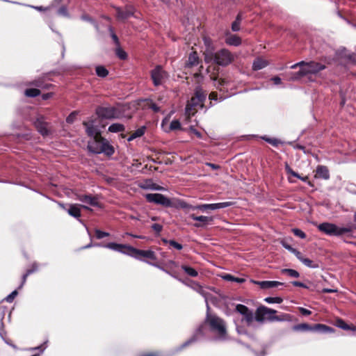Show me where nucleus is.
Listing matches in <instances>:
<instances>
[{"label":"nucleus","mask_w":356,"mask_h":356,"mask_svg":"<svg viewBox=\"0 0 356 356\" xmlns=\"http://www.w3.org/2000/svg\"><path fill=\"white\" fill-rule=\"evenodd\" d=\"M105 247L112 250L129 255L138 260H143L141 257L154 261L157 259L155 252L150 250H139L129 245L119 244L114 242L106 244Z\"/></svg>","instance_id":"obj_1"},{"label":"nucleus","mask_w":356,"mask_h":356,"mask_svg":"<svg viewBox=\"0 0 356 356\" xmlns=\"http://www.w3.org/2000/svg\"><path fill=\"white\" fill-rule=\"evenodd\" d=\"M326 66L321 63L311 61L309 63H300L291 67V79H299L307 74H317L320 71L325 69Z\"/></svg>","instance_id":"obj_2"},{"label":"nucleus","mask_w":356,"mask_h":356,"mask_svg":"<svg viewBox=\"0 0 356 356\" xmlns=\"http://www.w3.org/2000/svg\"><path fill=\"white\" fill-rule=\"evenodd\" d=\"M88 149L89 152L96 154L104 153L107 156H111L114 153L113 147L102 136L90 138L88 143Z\"/></svg>","instance_id":"obj_3"},{"label":"nucleus","mask_w":356,"mask_h":356,"mask_svg":"<svg viewBox=\"0 0 356 356\" xmlns=\"http://www.w3.org/2000/svg\"><path fill=\"white\" fill-rule=\"evenodd\" d=\"M204 59L207 63L213 61L218 65L227 66L232 62L234 57L229 50L222 49L215 53L210 52L206 54Z\"/></svg>","instance_id":"obj_4"},{"label":"nucleus","mask_w":356,"mask_h":356,"mask_svg":"<svg viewBox=\"0 0 356 356\" xmlns=\"http://www.w3.org/2000/svg\"><path fill=\"white\" fill-rule=\"evenodd\" d=\"M207 95V92L201 86H197L194 90V96L188 102L186 111L191 113L193 110H195L197 106L202 108Z\"/></svg>","instance_id":"obj_5"},{"label":"nucleus","mask_w":356,"mask_h":356,"mask_svg":"<svg viewBox=\"0 0 356 356\" xmlns=\"http://www.w3.org/2000/svg\"><path fill=\"white\" fill-rule=\"evenodd\" d=\"M211 331L218 334L216 340L225 341L226 339V326L225 321L216 316H212L207 318Z\"/></svg>","instance_id":"obj_6"},{"label":"nucleus","mask_w":356,"mask_h":356,"mask_svg":"<svg viewBox=\"0 0 356 356\" xmlns=\"http://www.w3.org/2000/svg\"><path fill=\"white\" fill-rule=\"evenodd\" d=\"M143 261H145V260H143ZM145 262L147 264L151 265V266H153L159 268L161 270L164 271L165 273H166L167 274L170 275L172 277H174L175 279H177L179 282H181L183 284L188 286L192 289H193L194 291H195L196 292H197L198 293L202 295L205 298V302H206V304H207V309H209V305H208V302H207V295H208V293L204 291V289H203L202 286H201L200 284H198V283H197L195 282H191V284H188L187 283L185 282V281H184L183 280H181L180 278H178L177 276H175V275L172 274L170 271L165 270L164 268L159 266L158 264H154V263H152V262L147 261H145Z\"/></svg>","instance_id":"obj_7"},{"label":"nucleus","mask_w":356,"mask_h":356,"mask_svg":"<svg viewBox=\"0 0 356 356\" xmlns=\"http://www.w3.org/2000/svg\"><path fill=\"white\" fill-rule=\"evenodd\" d=\"M318 229L327 234L334 236H341L351 232L350 228L339 227L336 225L329 222H323L318 226Z\"/></svg>","instance_id":"obj_8"},{"label":"nucleus","mask_w":356,"mask_h":356,"mask_svg":"<svg viewBox=\"0 0 356 356\" xmlns=\"http://www.w3.org/2000/svg\"><path fill=\"white\" fill-rule=\"evenodd\" d=\"M29 120L33 122L38 131L43 137H47L52 134L49 124L44 120L43 116L37 115L34 118H30Z\"/></svg>","instance_id":"obj_9"},{"label":"nucleus","mask_w":356,"mask_h":356,"mask_svg":"<svg viewBox=\"0 0 356 356\" xmlns=\"http://www.w3.org/2000/svg\"><path fill=\"white\" fill-rule=\"evenodd\" d=\"M150 76L154 86H163L168 78V72L161 65H156L152 70Z\"/></svg>","instance_id":"obj_10"},{"label":"nucleus","mask_w":356,"mask_h":356,"mask_svg":"<svg viewBox=\"0 0 356 356\" xmlns=\"http://www.w3.org/2000/svg\"><path fill=\"white\" fill-rule=\"evenodd\" d=\"M96 114L99 118L112 120L119 118L120 111L114 106H98Z\"/></svg>","instance_id":"obj_11"},{"label":"nucleus","mask_w":356,"mask_h":356,"mask_svg":"<svg viewBox=\"0 0 356 356\" xmlns=\"http://www.w3.org/2000/svg\"><path fill=\"white\" fill-rule=\"evenodd\" d=\"M276 311L265 306H260L255 313V320L263 322L265 320L274 321L277 318L275 316Z\"/></svg>","instance_id":"obj_12"},{"label":"nucleus","mask_w":356,"mask_h":356,"mask_svg":"<svg viewBox=\"0 0 356 356\" xmlns=\"http://www.w3.org/2000/svg\"><path fill=\"white\" fill-rule=\"evenodd\" d=\"M145 197L150 203H154L165 207H172L171 200L161 193H147L145 195Z\"/></svg>","instance_id":"obj_13"},{"label":"nucleus","mask_w":356,"mask_h":356,"mask_svg":"<svg viewBox=\"0 0 356 356\" xmlns=\"http://www.w3.org/2000/svg\"><path fill=\"white\" fill-rule=\"evenodd\" d=\"M203 327H204V326L202 325H200L195 330V331L194 332L192 337L177 348L176 352L181 351L184 348H186L187 346L199 340L200 337H202L204 335Z\"/></svg>","instance_id":"obj_14"},{"label":"nucleus","mask_w":356,"mask_h":356,"mask_svg":"<svg viewBox=\"0 0 356 356\" xmlns=\"http://www.w3.org/2000/svg\"><path fill=\"white\" fill-rule=\"evenodd\" d=\"M76 200L85 204L86 206L90 205L91 207H101V205L98 200V197L97 196H93L90 194L78 195L76 197Z\"/></svg>","instance_id":"obj_15"},{"label":"nucleus","mask_w":356,"mask_h":356,"mask_svg":"<svg viewBox=\"0 0 356 356\" xmlns=\"http://www.w3.org/2000/svg\"><path fill=\"white\" fill-rule=\"evenodd\" d=\"M190 218L195 221H198V222L194 224L195 227H203L208 225H211L213 221V218L211 216L191 214Z\"/></svg>","instance_id":"obj_16"},{"label":"nucleus","mask_w":356,"mask_h":356,"mask_svg":"<svg viewBox=\"0 0 356 356\" xmlns=\"http://www.w3.org/2000/svg\"><path fill=\"white\" fill-rule=\"evenodd\" d=\"M83 125L86 128V132L90 138L101 136L97 127L95 125V121L91 120L88 122H83Z\"/></svg>","instance_id":"obj_17"},{"label":"nucleus","mask_w":356,"mask_h":356,"mask_svg":"<svg viewBox=\"0 0 356 356\" xmlns=\"http://www.w3.org/2000/svg\"><path fill=\"white\" fill-rule=\"evenodd\" d=\"M116 15L118 19L124 20L134 15V9L131 6H127L124 9L117 8Z\"/></svg>","instance_id":"obj_18"},{"label":"nucleus","mask_w":356,"mask_h":356,"mask_svg":"<svg viewBox=\"0 0 356 356\" xmlns=\"http://www.w3.org/2000/svg\"><path fill=\"white\" fill-rule=\"evenodd\" d=\"M291 252H293L296 257L307 266L312 268H318L319 267L318 264H314L311 259L304 257L302 254L296 249L291 247Z\"/></svg>","instance_id":"obj_19"},{"label":"nucleus","mask_w":356,"mask_h":356,"mask_svg":"<svg viewBox=\"0 0 356 356\" xmlns=\"http://www.w3.org/2000/svg\"><path fill=\"white\" fill-rule=\"evenodd\" d=\"M251 282L260 286L262 289H268L283 286V283L277 281H255L252 280Z\"/></svg>","instance_id":"obj_20"},{"label":"nucleus","mask_w":356,"mask_h":356,"mask_svg":"<svg viewBox=\"0 0 356 356\" xmlns=\"http://www.w3.org/2000/svg\"><path fill=\"white\" fill-rule=\"evenodd\" d=\"M27 85L31 86H35L37 88H40L42 89H45V90L51 89V88H53L54 86V85H52L51 83H46L44 76L38 77V78L33 80L32 81L29 82Z\"/></svg>","instance_id":"obj_21"},{"label":"nucleus","mask_w":356,"mask_h":356,"mask_svg":"<svg viewBox=\"0 0 356 356\" xmlns=\"http://www.w3.org/2000/svg\"><path fill=\"white\" fill-rule=\"evenodd\" d=\"M80 207L90 210V208L86 205L70 204L69 209H67V213L71 216L78 219L81 216Z\"/></svg>","instance_id":"obj_22"},{"label":"nucleus","mask_w":356,"mask_h":356,"mask_svg":"<svg viewBox=\"0 0 356 356\" xmlns=\"http://www.w3.org/2000/svg\"><path fill=\"white\" fill-rule=\"evenodd\" d=\"M214 86L220 92H227L230 86V81L226 79L220 78L219 79H214Z\"/></svg>","instance_id":"obj_23"},{"label":"nucleus","mask_w":356,"mask_h":356,"mask_svg":"<svg viewBox=\"0 0 356 356\" xmlns=\"http://www.w3.org/2000/svg\"><path fill=\"white\" fill-rule=\"evenodd\" d=\"M38 263L36 262H33L32 264H31V268L28 269L26 273L22 275V283L19 286V289H22L23 287V286L24 285V284L26 283V279L28 277L29 275H30L31 274L38 271Z\"/></svg>","instance_id":"obj_24"},{"label":"nucleus","mask_w":356,"mask_h":356,"mask_svg":"<svg viewBox=\"0 0 356 356\" xmlns=\"http://www.w3.org/2000/svg\"><path fill=\"white\" fill-rule=\"evenodd\" d=\"M140 188L145 190H152V191H163V187L159 186L158 184L154 183L152 180L148 179L146 180L143 184L140 185Z\"/></svg>","instance_id":"obj_25"},{"label":"nucleus","mask_w":356,"mask_h":356,"mask_svg":"<svg viewBox=\"0 0 356 356\" xmlns=\"http://www.w3.org/2000/svg\"><path fill=\"white\" fill-rule=\"evenodd\" d=\"M181 207H182V208H184V209H191L193 210L199 209L202 211H206L207 209L213 210V207H213V204H200L197 206H192V205H189V204L185 203Z\"/></svg>","instance_id":"obj_26"},{"label":"nucleus","mask_w":356,"mask_h":356,"mask_svg":"<svg viewBox=\"0 0 356 356\" xmlns=\"http://www.w3.org/2000/svg\"><path fill=\"white\" fill-rule=\"evenodd\" d=\"M329 177V171L327 167L323 165H319L317 167L315 177L327 179Z\"/></svg>","instance_id":"obj_27"},{"label":"nucleus","mask_w":356,"mask_h":356,"mask_svg":"<svg viewBox=\"0 0 356 356\" xmlns=\"http://www.w3.org/2000/svg\"><path fill=\"white\" fill-rule=\"evenodd\" d=\"M225 42L228 45L238 47L241 44V39L236 35H229L227 36Z\"/></svg>","instance_id":"obj_28"},{"label":"nucleus","mask_w":356,"mask_h":356,"mask_svg":"<svg viewBox=\"0 0 356 356\" xmlns=\"http://www.w3.org/2000/svg\"><path fill=\"white\" fill-rule=\"evenodd\" d=\"M268 65V63L267 60L259 57L254 60L252 63V69L253 70H259L266 67Z\"/></svg>","instance_id":"obj_29"},{"label":"nucleus","mask_w":356,"mask_h":356,"mask_svg":"<svg viewBox=\"0 0 356 356\" xmlns=\"http://www.w3.org/2000/svg\"><path fill=\"white\" fill-rule=\"evenodd\" d=\"M199 64V57L196 51H192L189 56L186 63V65L189 67L196 66Z\"/></svg>","instance_id":"obj_30"},{"label":"nucleus","mask_w":356,"mask_h":356,"mask_svg":"<svg viewBox=\"0 0 356 356\" xmlns=\"http://www.w3.org/2000/svg\"><path fill=\"white\" fill-rule=\"evenodd\" d=\"M146 131V127L142 126L138 128L137 130L134 131L130 136L127 138L128 141H131L137 138H140L143 136Z\"/></svg>","instance_id":"obj_31"},{"label":"nucleus","mask_w":356,"mask_h":356,"mask_svg":"<svg viewBox=\"0 0 356 356\" xmlns=\"http://www.w3.org/2000/svg\"><path fill=\"white\" fill-rule=\"evenodd\" d=\"M259 138L270 144L273 147H278L280 145L283 143L281 140L276 138H271L266 135L259 136Z\"/></svg>","instance_id":"obj_32"},{"label":"nucleus","mask_w":356,"mask_h":356,"mask_svg":"<svg viewBox=\"0 0 356 356\" xmlns=\"http://www.w3.org/2000/svg\"><path fill=\"white\" fill-rule=\"evenodd\" d=\"M221 277L224 280H226L228 282H237L239 284L243 283L245 281V280L244 278L236 277H234V275H232L231 274H228V273H225V274L222 275L221 276Z\"/></svg>","instance_id":"obj_33"},{"label":"nucleus","mask_w":356,"mask_h":356,"mask_svg":"<svg viewBox=\"0 0 356 356\" xmlns=\"http://www.w3.org/2000/svg\"><path fill=\"white\" fill-rule=\"evenodd\" d=\"M125 127L122 124L113 123L108 127V131L111 133H118L124 131Z\"/></svg>","instance_id":"obj_34"},{"label":"nucleus","mask_w":356,"mask_h":356,"mask_svg":"<svg viewBox=\"0 0 356 356\" xmlns=\"http://www.w3.org/2000/svg\"><path fill=\"white\" fill-rule=\"evenodd\" d=\"M331 330L332 329L330 327H328L325 325H323V324L318 323V324H316L313 326L311 325L310 331H318V332H326Z\"/></svg>","instance_id":"obj_35"},{"label":"nucleus","mask_w":356,"mask_h":356,"mask_svg":"<svg viewBox=\"0 0 356 356\" xmlns=\"http://www.w3.org/2000/svg\"><path fill=\"white\" fill-rule=\"evenodd\" d=\"M181 269L191 277H197L198 275L197 271L191 266L182 265Z\"/></svg>","instance_id":"obj_36"},{"label":"nucleus","mask_w":356,"mask_h":356,"mask_svg":"<svg viewBox=\"0 0 356 356\" xmlns=\"http://www.w3.org/2000/svg\"><path fill=\"white\" fill-rule=\"evenodd\" d=\"M24 95L29 97H35L40 95V90L38 88H27L24 91Z\"/></svg>","instance_id":"obj_37"},{"label":"nucleus","mask_w":356,"mask_h":356,"mask_svg":"<svg viewBox=\"0 0 356 356\" xmlns=\"http://www.w3.org/2000/svg\"><path fill=\"white\" fill-rule=\"evenodd\" d=\"M96 74L99 77H106L108 74V71L106 69L105 67L102 65H99L96 67L95 69Z\"/></svg>","instance_id":"obj_38"},{"label":"nucleus","mask_w":356,"mask_h":356,"mask_svg":"<svg viewBox=\"0 0 356 356\" xmlns=\"http://www.w3.org/2000/svg\"><path fill=\"white\" fill-rule=\"evenodd\" d=\"M81 19L83 21L90 22L91 24H92L94 26V27L95 28V29L97 31L99 30V26H98L97 22L95 19H93L91 17H90L88 15H87V14L82 15L81 16Z\"/></svg>","instance_id":"obj_39"},{"label":"nucleus","mask_w":356,"mask_h":356,"mask_svg":"<svg viewBox=\"0 0 356 356\" xmlns=\"http://www.w3.org/2000/svg\"><path fill=\"white\" fill-rule=\"evenodd\" d=\"M234 204V202H219V203H213V210H216V209L229 207Z\"/></svg>","instance_id":"obj_40"},{"label":"nucleus","mask_w":356,"mask_h":356,"mask_svg":"<svg viewBox=\"0 0 356 356\" xmlns=\"http://www.w3.org/2000/svg\"><path fill=\"white\" fill-rule=\"evenodd\" d=\"M231 95L222 96L220 95L219 97H218V94L216 92H211L209 95V99L211 101H219L222 102L225 100L226 98L230 97Z\"/></svg>","instance_id":"obj_41"},{"label":"nucleus","mask_w":356,"mask_h":356,"mask_svg":"<svg viewBox=\"0 0 356 356\" xmlns=\"http://www.w3.org/2000/svg\"><path fill=\"white\" fill-rule=\"evenodd\" d=\"M244 317L245 321H246V323L248 326H250L254 320V314L253 312L249 309L247 312L245 313V314L243 315ZM255 318V316H254Z\"/></svg>","instance_id":"obj_42"},{"label":"nucleus","mask_w":356,"mask_h":356,"mask_svg":"<svg viewBox=\"0 0 356 356\" xmlns=\"http://www.w3.org/2000/svg\"><path fill=\"white\" fill-rule=\"evenodd\" d=\"M311 325L307 323H300L293 327L295 331H310Z\"/></svg>","instance_id":"obj_43"},{"label":"nucleus","mask_w":356,"mask_h":356,"mask_svg":"<svg viewBox=\"0 0 356 356\" xmlns=\"http://www.w3.org/2000/svg\"><path fill=\"white\" fill-rule=\"evenodd\" d=\"M163 242L165 243V244H169L170 246L173 247L174 248L178 250H181L182 248H183V246L181 244L177 243V241H174V240H167V239H163Z\"/></svg>","instance_id":"obj_44"},{"label":"nucleus","mask_w":356,"mask_h":356,"mask_svg":"<svg viewBox=\"0 0 356 356\" xmlns=\"http://www.w3.org/2000/svg\"><path fill=\"white\" fill-rule=\"evenodd\" d=\"M47 341H44L43 343H42L41 345L38 346H35V347H32V348H29L28 349V350L29 351H36V350H38L40 351L41 353H42L45 349L47 348Z\"/></svg>","instance_id":"obj_45"},{"label":"nucleus","mask_w":356,"mask_h":356,"mask_svg":"<svg viewBox=\"0 0 356 356\" xmlns=\"http://www.w3.org/2000/svg\"><path fill=\"white\" fill-rule=\"evenodd\" d=\"M179 129H181L180 122L178 120H173L170 124L169 130L168 131H175Z\"/></svg>","instance_id":"obj_46"},{"label":"nucleus","mask_w":356,"mask_h":356,"mask_svg":"<svg viewBox=\"0 0 356 356\" xmlns=\"http://www.w3.org/2000/svg\"><path fill=\"white\" fill-rule=\"evenodd\" d=\"M115 54L122 60H124L127 57V53L120 46H117Z\"/></svg>","instance_id":"obj_47"},{"label":"nucleus","mask_w":356,"mask_h":356,"mask_svg":"<svg viewBox=\"0 0 356 356\" xmlns=\"http://www.w3.org/2000/svg\"><path fill=\"white\" fill-rule=\"evenodd\" d=\"M264 301L268 304L281 303L282 298L280 297H267L264 299Z\"/></svg>","instance_id":"obj_48"},{"label":"nucleus","mask_w":356,"mask_h":356,"mask_svg":"<svg viewBox=\"0 0 356 356\" xmlns=\"http://www.w3.org/2000/svg\"><path fill=\"white\" fill-rule=\"evenodd\" d=\"M57 13L59 15H60V16H63V17H67V18L70 17V14L68 13L67 8V7L65 6H61L58 10Z\"/></svg>","instance_id":"obj_49"},{"label":"nucleus","mask_w":356,"mask_h":356,"mask_svg":"<svg viewBox=\"0 0 356 356\" xmlns=\"http://www.w3.org/2000/svg\"><path fill=\"white\" fill-rule=\"evenodd\" d=\"M249 310V308L244 305L238 304L236 306V311L241 315L245 314Z\"/></svg>","instance_id":"obj_50"},{"label":"nucleus","mask_w":356,"mask_h":356,"mask_svg":"<svg viewBox=\"0 0 356 356\" xmlns=\"http://www.w3.org/2000/svg\"><path fill=\"white\" fill-rule=\"evenodd\" d=\"M78 115L77 111H72L67 118H66V122L68 124H72L76 118V115Z\"/></svg>","instance_id":"obj_51"},{"label":"nucleus","mask_w":356,"mask_h":356,"mask_svg":"<svg viewBox=\"0 0 356 356\" xmlns=\"http://www.w3.org/2000/svg\"><path fill=\"white\" fill-rule=\"evenodd\" d=\"M95 236L97 239H102L104 237L108 236L109 233L97 229H95Z\"/></svg>","instance_id":"obj_52"},{"label":"nucleus","mask_w":356,"mask_h":356,"mask_svg":"<svg viewBox=\"0 0 356 356\" xmlns=\"http://www.w3.org/2000/svg\"><path fill=\"white\" fill-rule=\"evenodd\" d=\"M292 232L298 237L300 238H305L306 237V234H305V232L303 231H302L301 229H297V228H295V229H293L292 230Z\"/></svg>","instance_id":"obj_53"},{"label":"nucleus","mask_w":356,"mask_h":356,"mask_svg":"<svg viewBox=\"0 0 356 356\" xmlns=\"http://www.w3.org/2000/svg\"><path fill=\"white\" fill-rule=\"evenodd\" d=\"M18 292L17 290L13 291L8 296H7L5 298V300L8 302H12L15 298L17 296Z\"/></svg>","instance_id":"obj_54"},{"label":"nucleus","mask_w":356,"mask_h":356,"mask_svg":"<svg viewBox=\"0 0 356 356\" xmlns=\"http://www.w3.org/2000/svg\"><path fill=\"white\" fill-rule=\"evenodd\" d=\"M108 30H109V31L111 33V36L112 39L113 40L115 45L116 46H120V42H119L118 38L116 35V34L113 32V28L111 26H110L108 28Z\"/></svg>","instance_id":"obj_55"},{"label":"nucleus","mask_w":356,"mask_h":356,"mask_svg":"<svg viewBox=\"0 0 356 356\" xmlns=\"http://www.w3.org/2000/svg\"><path fill=\"white\" fill-rule=\"evenodd\" d=\"M337 325L343 330L350 329V326L347 325L342 319H337Z\"/></svg>","instance_id":"obj_56"},{"label":"nucleus","mask_w":356,"mask_h":356,"mask_svg":"<svg viewBox=\"0 0 356 356\" xmlns=\"http://www.w3.org/2000/svg\"><path fill=\"white\" fill-rule=\"evenodd\" d=\"M241 22L234 20L232 24V30L234 32H237L240 30Z\"/></svg>","instance_id":"obj_57"},{"label":"nucleus","mask_w":356,"mask_h":356,"mask_svg":"<svg viewBox=\"0 0 356 356\" xmlns=\"http://www.w3.org/2000/svg\"><path fill=\"white\" fill-rule=\"evenodd\" d=\"M148 107L151 108L152 111H154L156 113H158L160 111V107L158 106L154 102L152 101H150L149 104H148Z\"/></svg>","instance_id":"obj_58"},{"label":"nucleus","mask_w":356,"mask_h":356,"mask_svg":"<svg viewBox=\"0 0 356 356\" xmlns=\"http://www.w3.org/2000/svg\"><path fill=\"white\" fill-rule=\"evenodd\" d=\"M270 81H272L273 83V84L275 86H280L282 84V79L280 77H279L277 76L272 77L270 79Z\"/></svg>","instance_id":"obj_59"},{"label":"nucleus","mask_w":356,"mask_h":356,"mask_svg":"<svg viewBox=\"0 0 356 356\" xmlns=\"http://www.w3.org/2000/svg\"><path fill=\"white\" fill-rule=\"evenodd\" d=\"M152 229L156 233H160L163 229V227L160 224L154 223L152 225Z\"/></svg>","instance_id":"obj_60"},{"label":"nucleus","mask_w":356,"mask_h":356,"mask_svg":"<svg viewBox=\"0 0 356 356\" xmlns=\"http://www.w3.org/2000/svg\"><path fill=\"white\" fill-rule=\"evenodd\" d=\"M28 6H29L36 10H38V11H46V10H49V7L35 6H30V5H29Z\"/></svg>","instance_id":"obj_61"},{"label":"nucleus","mask_w":356,"mask_h":356,"mask_svg":"<svg viewBox=\"0 0 356 356\" xmlns=\"http://www.w3.org/2000/svg\"><path fill=\"white\" fill-rule=\"evenodd\" d=\"M191 131L192 133H193L198 138H202V134L198 131L197 130H196L195 129L193 128V127H191Z\"/></svg>","instance_id":"obj_62"},{"label":"nucleus","mask_w":356,"mask_h":356,"mask_svg":"<svg viewBox=\"0 0 356 356\" xmlns=\"http://www.w3.org/2000/svg\"><path fill=\"white\" fill-rule=\"evenodd\" d=\"M54 93L53 92H47L44 93L42 95V99L43 100H47L53 97Z\"/></svg>","instance_id":"obj_63"},{"label":"nucleus","mask_w":356,"mask_h":356,"mask_svg":"<svg viewBox=\"0 0 356 356\" xmlns=\"http://www.w3.org/2000/svg\"><path fill=\"white\" fill-rule=\"evenodd\" d=\"M299 310L302 315H309L312 313L311 311L302 307H300Z\"/></svg>","instance_id":"obj_64"}]
</instances>
